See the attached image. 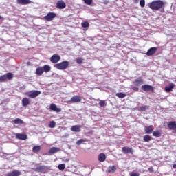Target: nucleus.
Segmentation results:
<instances>
[{
	"label": "nucleus",
	"mask_w": 176,
	"mask_h": 176,
	"mask_svg": "<svg viewBox=\"0 0 176 176\" xmlns=\"http://www.w3.org/2000/svg\"><path fill=\"white\" fill-rule=\"evenodd\" d=\"M148 7L151 10H160L162 13H164V3L162 0H155L148 3Z\"/></svg>",
	"instance_id": "1"
},
{
	"label": "nucleus",
	"mask_w": 176,
	"mask_h": 176,
	"mask_svg": "<svg viewBox=\"0 0 176 176\" xmlns=\"http://www.w3.org/2000/svg\"><path fill=\"white\" fill-rule=\"evenodd\" d=\"M69 65V62L65 60L60 63L56 64L54 65V68L59 69L60 71H63L64 69H67V67Z\"/></svg>",
	"instance_id": "2"
},
{
	"label": "nucleus",
	"mask_w": 176,
	"mask_h": 176,
	"mask_svg": "<svg viewBox=\"0 0 176 176\" xmlns=\"http://www.w3.org/2000/svg\"><path fill=\"white\" fill-rule=\"evenodd\" d=\"M34 171L36 173H41V174H46V173H49V167L45 165L37 166Z\"/></svg>",
	"instance_id": "3"
},
{
	"label": "nucleus",
	"mask_w": 176,
	"mask_h": 176,
	"mask_svg": "<svg viewBox=\"0 0 176 176\" xmlns=\"http://www.w3.org/2000/svg\"><path fill=\"white\" fill-rule=\"evenodd\" d=\"M12 80V79H13V74L12 73H7L3 76H0V82H6V80Z\"/></svg>",
	"instance_id": "4"
},
{
	"label": "nucleus",
	"mask_w": 176,
	"mask_h": 176,
	"mask_svg": "<svg viewBox=\"0 0 176 176\" xmlns=\"http://www.w3.org/2000/svg\"><path fill=\"white\" fill-rule=\"evenodd\" d=\"M56 17L57 14L55 12H48L47 15L44 16V20H45V21H53Z\"/></svg>",
	"instance_id": "5"
},
{
	"label": "nucleus",
	"mask_w": 176,
	"mask_h": 176,
	"mask_svg": "<svg viewBox=\"0 0 176 176\" xmlns=\"http://www.w3.org/2000/svg\"><path fill=\"white\" fill-rule=\"evenodd\" d=\"M82 101V97L79 96H73L69 101V104H75L76 102H80Z\"/></svg>",
	"instance_id": "6"
},
{
	"label": "nucleus",
	"mask_w": 176,
	"mask_h": 176,
	"mask_svg": "<svg viewBox=\"0 0 176 176\" xmlns=\"http://www.w3.org/2000/svg\"><path fill=\"white\" fill-rule=\"evenodd\" d=\"M142 90L144 91H151V93L155 92V88L152 85H144L142 86Z\"/></svg>",
	"instance_id": "7"
},
{
	"label": "nucleus",
	"mask_w": 176,
	"mask_h": 176,
	"mask_svg": "<svg viewBox=\"0 0 176 176\" xmlns=\"http://www.w3.org/2000/svg\"><path fill=\"white\" fill-rule=\"evenodd\" d=\"M60 60H61V57L58 54H54L50 57V61L53 64H56Z\"/></svg>",
	"instance_id": "8"
},
{
	"label": "nucleus",
	"mask_w": 176,
	"mask_h": 176,
	"mask_svg": "<svg viewBox=\"0 0 176 176\" xmlns=\"http://www.w3.org/2000/svg\"><path fill=\"white\" fill-rule=\"evenodd\" d=\"M56 8H57V9H65V8H67V4L64 1L59 0L56 3Z\"/></svg>",
	"instance_id": "9"
},
{
	"label": "nucleus",
	"mask_w": 176,
	"mask_h": 176,
	"mask_svg": "<svg viewBox=\"0 0 176 176\" xmlns=\"http://www.w3.org/2000/svg\"><path fill=\"white\" fill-rule=\"evenodd\" d=\"M50 111H53L54 112H56V113H58L61 112V108L57 107V105H56L54 103H52L50 105Z\"/></svg>",
	"instance_id": "10"
},
{
	"label": "nucleus",
	"mask_w": 176,
	"mask_h": 176,
	"mask_svg": "<svg viewBox=\"0 0 176 176\" xmlns=\"http://www.w3.org/2000/svg\"><path fill=\"white\" fill-rule=\"evenodd\" d=\"M168 127L169 130H174L173 133L176 134V122L175 121H170L168 124Z\"/></svg>",
	"instance_id": "11"
},
{
	"label": "nucleus",
	"mask_w": 176,
	"mask_h": 176,
	"mask_svg": "<svg viewBox=\"0 0 176 176\" xmlns=\"http://www.w3.org/2000/svg\"><path fill=\"white\" fill-rule=\"evenodd\" d=\"M39 94H41V91H32L28 95V97H29V98H36Z\"/></svg>",
	"instance_id": "12"
},
{
	"label": "nucleus",
	"mask_w": 176,
	"mask_h": 176,
	"mask_svg": "<svg viewBox=\"0 0 176 176\" xmlns=\"http://www.w3.org/2000/svg\"><path fill=\"white\" fill-rule=\"evenodd\" d=\"M21 175V172L19 170H14L12 172H9L6 175V176H20Z\"/></svg>",
	"instance_id": "13"
},
{
	"label": "nucleus",
	"mask_w": 176,
	"mask_h": 176,
	"mask_svg": "<svg viewBox=\"0 0 176 176\" xmlns=\"http://www.w3.org/2000/svg\"><path fill=\"white\" fill-rule=\"evenodd\" d=\"M174 87H175V84L170 82L168 86L165 87L164 90L166 93H170Z\"/></svg>",
	"instance_id": "14"
},
{
	"label": "nucleus",
	"mask_w": 176,
	"mask_h": 176,
	"mask_svg": "<svg viewBox=\"0 0 176 176\" xmlns=\"http://www.w3.org/2000/svg\"><path fill=\"white\" fill-rule=\"evenodd\" d=\"M122 151L123 153H125V154L131 153V155H133V153H134V150H133V148L131 147H126V146L122 147Z\"/></svg>",
	"instance_id": "15"
},
{
	"label": "nucleus",
	"mask_w": 176,
	"mask_h": 176,
	"mask_svg": "<svg viewBox=\"0 0 176 176\" xmlns=\"http://www.w3.org/2000/svg\"><path fill=\"white\" fill-rule=\"evenodd\" d=\"M80 129H82V126L74 125L71 127L70 130L73 131V133H80Z\"/></svg>",
	"instance_id": "16"
},
{
	"label": "nucleus",
	"mask_w": 176,
	"mask_h": 176,
	"mask_svg": "<svg viewBox=\"0 0 176 176\" xmlns=\"http://www.w3.org/2000/svg\"><path fill=\"white\" fill-rule=\"evenodd\" d=\"M144 131L146 134H152L153 132V126L149 125L144 126Z\"/></svg>",
	"instance_id": "17"
},
{
	"label": "nucleus",
	"mask_w": 176,
	"mask_h": 176,
	"mask_svg": "<svg viewBox=\"0 0 176 176\" xmlns=\"http://www.w3.org/2000/svg\"><path fill=\"white\" fill-rule=\"evenodd\" d=\"M156 52H157V48H156V47H151V48H150L148 51H147V52H146V55L147 56H153V54H155V53H156Z\"/></svg>",
	"instance_id": "18"
},
{
	"label": "nucleus",
	"mask_w": 176,
	"mask_h": 176,
	"mask_svg": "<svg viewBox=\"0 0 176 176\" xmlns=\"http://www.w3.org/2000/svg\"><path fill=\"white\" fill-rule=\"evenodd\" d=\"M15 137L17 140H27L28 138L27 135L23 134V133H16L15 134Z\"/></svg>",
	"instance_id": "19"
},
{
	"label": "nucleus",
	"mask_w": 176,
	"mask_h": 176,
	"mask_svg": "<svg viewBox=\"0 0 176 176\" xmlns=\"http://www.w3.org/2000/svg\"><path fill=\"white\" fill-rule=\"evenodd\" d=\"M16 2L19 5H30V3H32L31 0H16Z\"/></svg>",
	"instance_id": "20"
},
{
	"label": "nucleus",
	"mask_w": 176,
	"mask_h": 176,
	"mask_svg": "<svg viewBox=\"0 0 176 176\" xmlns=\"http://www.w3.org/2000/svg\"><path fill=\"white\" fill-rule=\"evenodd\" d=\"M134 83L135 86H141V85L144 84V79H142L141 77H139L134 80Z\"/></svg>",
	"instance_id": "21"
},
{
	"label": "nucleus",
	"mask_w": 176,
	"mask_h": 176,
	"mask_svg": "<svg viewBox=\"0 0 176 176\" xmlns=\"http://www.w3.org/2000/svg\"><path fill=\"white\" fill-rule=\"evenodd\" d=\"M162 130H156L155 131L153 132V136L155 137L156 138H159V137H162Z\"/></svg>",
	"instance_id": "22"
},
{
	"label": "nucleus",
	"mask_w": 176,
	"mask_h": 176,
	"mask_svg": "<svg viewBox=\"0 0 176 176\" xmlns=\"http://www.w3.org/2000/svg\"><path fill=\"white\" fill-rule=\"evenodd\" d=\"M56 152H60V148L57 147H52L49 151L50 155H54V153H56Z\"/></svg>",
	"instance_id": "23"
},
{
	"label": "nucleus",
	"mask_w": 176,
	"mask_h": 176,
	"mask_svg": "<svg viewBox=\"0 0 176 176\" xmlns=\"http://www.w3.org/2000/svg\"><path fill=\"white\" fill-rule=\"evenodd\" d=\"M22 105L23 107H27L30 105V99L28 98H24L22 99Z\"/></svg>",
	"instance_id": "24"
},
{
	"label": "nucleus",
	"mask_w": 176,
	"mask_h": 176,
	"mask_svg": "<svg viewBox=\"0 0 176 176\" xmlns=\"http://www.w3.org/2000/svg\"><path fill=\"white\" fill-rule=\"evenodd\" d=\"M107 160V155H105V154L104 153H100V154H99V155H98V160L100 161V162H105V160Z\"/></svg>",
	"instance_id": "25"
},
{
	"label": "nucleus",
	"mask_w": 176,
	"mask_h": 176,
	"mask_svg": "<svg viewBox=\"0 0 176 176\" xmlns=\"http://www.w3.org/2000/svg\"><path fill=\"white\" fill-rule=\"evenodd\" d=\"M43 67H38L36 68V75H38L39 76H41V75H42V74H43Z\"/></svg>",
	"instance_id": "26"
},
{
	"label": "nucleus",
	"mask_w": 176,
	"mask_h": 176,
	"mask_svg": "<svg viewBox=\"0 0 176 176\" xmlns=\"http://www.w3.org/2000/svg\"><path fill=\"white\" fill-rule=\"evenodd\" d=\"M43 70L44 72H50V71H52V67H50V65H45L44 66H43Z\"/></svg>",
	"instance_id": "27"
},
{
	"label": "nucleus",
	"mask_w": 176,
	"mask_h": 176,
	"mask_svg": "<svg viewBox=\"0 0 176 176\" xmlns=\"http://www.w3.org/2000/svg\"><path fill=\"white\" fill-rule=\"evenodd\" d=\"M42 149V147L41 146H35L32 148V152L34 153H38Z\"/></svg>",
	"instance_id": "28"
},
{
	"label": "nucleus",
	"mask_w": 176,
	"mask_h": 176,
	"mask_svg": "<svg viewBox=\"0 0 176 176\" xmlns=\"http://www.w3.org/2000/svg\"><path fill=\"white\" fill-rule=\"evenodd\" d=\"M13 122L14 123V124H23V123H24V121H23V120L20 118H16L14 120Z\"/></svg>",
	"instance_id": "29"
},
{
	"label": "nucleus",
	"mask_w": 176,
	"mask_h": 176,
	"mask_svg": "<svg viewBox=\"0 0 176 176\" xmlns=\"http://www.w3.org/2000/svg\"><path fill=\"white\" fill-rule=\"evenodd\" d=\"M116 97H118V98H124L126 97V94L123 92H119L116 94Z\"/></svg>",
	"instance_id": "30"
},
{
	"label": "nucleus",
	"mask_w": 176,
	"mask_h": 176,
	"mask_svg": "<svg viewBox=\"0 0 176 176\" xmlns=\"http://www.w3.org/2000/svg\"><path fill=\"white\" fill-rule=\"evenodd\" d=\"M87 139H80L76 142V145H81L83 142H87Z\"/></svg>",
	"instance_id": "31"
},
{
	"label": "nucleus",
	"mask_w": 176,
	"mask_h": 176,
	"mask_svg": "<svg viewBox=\"0 0 176 176\" xmlns=\"http://www.w3.org/2000/svg\"><path fill=\"white\" fill-rule=\"evenodd\" d=\"M115 171H116V166L108 167V173H115Z\"/></svg>",
	"instance_id": "32"
},
{
	"label": "nucleus",
	"mask_w": 176,
	"mask_h": 176,
	"mask_svg": "<svg viewBox=\"0 0 176 176\" xmlns=\"http://www.w3.org/2000/svg\"><path fill=\"white\" fill-rule=\"evenodd\" d=\"M143 140L144 141V142H149V141H151L152 140V137L146 135L144 136Z\"/></svg>",
	"instance_id": "33"
},
{
	"label": "nucleus",
	"mask_w": 176,
	"mask_h": 176,
	"mask_svg": "<svg viewBox=\"0 0 176 176\" xmlns=\"http://www.w3.org/2000/svg\"><path fill=\"white\" fill-rule=\"evenodd\" d=\"M147 109H149V106L144 105L139 107V111H146Z\"/></svg>",
	"instance_id": "34"
},
{
	"label": "nucleus",
	"mask_w": 176,
	"mask_h": 176,
	"mask_svg": "<svg viewBox=\"0 0 176 176\" xmlns=\"http://www.w3.org/2000/svg\"><path fill=\"white\" fill-rule=\"evenodd\" d=\"M49 127L50 129H54V127H56V122L54 121H51L49 123Z\"/></svg>",
	"instance_id": "35"
},
{
	"label": "nucleus",
	"mask_w": 176,
	"mask_h": 176,
	"mask_svg": "<svg viewBox=\"0 0 176 176\" xmlns=\"http://www.w3.org/2000/svg\"><path fill=\"white\" fill-rule=\"evenodd\" d=\"M76 63H77V64H82L83 63V58H79V57L76 58Z\"/></svg>",
	"instance_id": "36"
},
{
	"label": "nucleus",
	"mask_w": 176,
	"mask_h": 176,
	"mask_svg": "<svg viewBox=\"0 0 176 176\" xmlns=\"http://www.w3.org/2000/svg\"><path fill=\"white\" fill-rule=\"evenodd\" d=\"M81 25L82 27V28H87V27H89V22L85 21L81 23Z\"/></svg>",
	"instance_id": "37"
},
{
	"label": "nucleus",
	"mask_w": 176,
	"mask_h": 176,
	"mask_svg": "<svg viewBox=\"0 0 176 176\" xmlns=\"http://www.w3.org/2000/svg\"><path fill=\"white\" fill-rule=\"evenodd\" d=\"M99 105L100 107H106L107 105V102H105V100H100L99 102Z\"/></svg>",
	"instance_id": "38"
},
{
	"label": "nucleus",
	"mask_w": 176,
	"mask_h": 176,
	"mask_svg": "<svg viewBox=\"0 0 176 176\" xmlns=\"http://www.w3.org/2000/svg\"><path fill=\"white\" fill-rule=\"evenodd\" d=\"M58 168L59 169V170H65V164H59L58 166Z\"/></svg>",
	"instance_id": "39"
},
{
	"label": "nucleus",
	"mask_w": 176,
	"mask_h": 176,
	"mask_svg": "<svg viewBox=\"0 0 176 176\" xmlns=\"http://www.w3.org/2000/svg\"><path fill=\"white\" fill-rule=\"evenodd\" d=\"M140 6H141V8H145V0H140Z\"/></svg>",
	"instance_id": "40"
},
{
	"label": "nucleus",
	"mask_w": 176,
	"mask_h": 176,
	"mask_svg": "<svg viewBox=\"0 0 176 176\" xmlns=\"http://www.w3.org/2000/svg\"><path fill=\"white\" fill-rule=\"evenodd\" d=\"M86 5H91L93 0H83Z\"/></svg>",
	"instance_id": "41"
},
{
	"label": "nucleus",
	"mask_w": 176,
	"mask_h": 176,
	"mask_svg": "<svg viewBox=\"0 0 176 176\" xmlns=\"http://www.w3.org/2000/svg\"><path fill=\"white\" fill-rule=\"evenodd\" d=\"M133 91L138 92L140 90V88L138 87V86H135L133 87Z\"/></svg>",
	"instance_id": "42"
},
{
	"label": "nucleus",
	"mask_w": 176,
	"mask_h": 176,
	"mask_svg": "<svg viewBox=\"0 0 176 176\" xmlns=\"http://www.w3.org/2000/svg\"><path fill=\"white\" fill-rule=\"evenodd\" d=\"M19 90L23 91V90H25V85H23L22 87H19Z\"/></svg>",
	"instance_id": "43"
},
{
	"label": "nucleus",
	"mask_w": 176,
	"mask_h": 176,
	"mask_svg": "<svg viewBox=\"0 0 176 176\" xmlns=\"http://www.w3.org/2000/svg\"><path fill=\"white\" fill-rule=\"evenodd\" d=\"M130 176H140V173H131Z\"/></svg>",
	"instance_id": "44"
},
{
	"label": "nucleus",
	"mask_w": 176,
	"mask_h": 176,
	"mask_svg": "<svg viewBox=\"0 0 176 176\" xmlns=\"http://www.w3.org/2000/svg\"><path fill=\"white\" fill-rule=\"evenodd\" d=\"M154 171V169L152 166H151L150 168H148V172L149 173H153Z\"/></svg>",
	"instance_id": "45"
},
{
	"label": "nucleus",
	"mask_w": 176,
	"mask_h": 176,
	"mask_svg": "<svg viewBox=\"0 0 176 176\" xmlns=\"http://www.w3.org/2000/svg\"><path fill=\"white\" fill-rule=\"evenodd\" d=\"M94 131H90L89 132L87 133V134H93Z\"/></svg>",
	"instance_id": "46"
},
{
	"label": "nucleus",
	"mask_w": 176,
	"mask_h": 176,
	"mask_svg": "<svg viewBox=\"0 0 176 176\" xmlns=\"http://www.w3.org/2000/svg\"><path fill=\"white\" fill-rule=\"evenodd\" d=\"M173 168H176V164H175L173 165Z\"/></svg>",
	"instance_id": "47"
},
{
	"label": "nucleus",
	"mask_w": 176,
	"mask_h": 176,
	"mask_svg": "<svg viewBox=\"0 0 176 176\" xmlns=\"http://www.w3.org/2000/svg\"><path fill=\"white\" fill-rule=\"evenodd\" d=\"M0 20H2V16H0Z\"/></svg>",
	"instance_id": "48"
}]
</instances>
